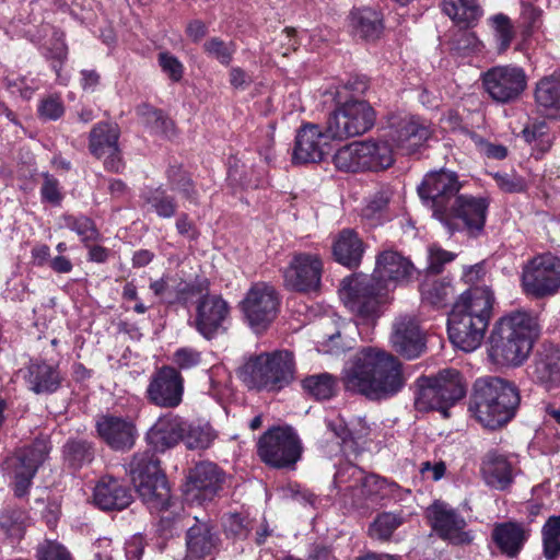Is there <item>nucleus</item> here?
<instances>
[{
  "label": "nucleus",
  "instance_id": "obj_1",
  "mask_svg": "<svg viewBox=\"0 0 560 560\" xmlns=\"http://www.w3.org/2000/svg\"><path fill=\"white\" fill-rule=\"evenodd\" d=\"M415 273L412 262L397 250L384 249L375 257L371 277L358 275L342 281L340 296L358 322L374 323L383 298L399 285L408 283Z\"/></svg>",
  "mask_w": 560,
  "mask_h": 560
},
{
  "label": "nucleus",
  "instance_id": "obj_2",
  "mask_svg": "<svg viewBox=\"0 0 560 560\" xmlns=\"http://www.w3.org/2000/svg\"><path fill=\"white\" fill-rule=\"evenodd\" d=\"M345 388L371 400L388 399L405 386L401 363L381 349L364 348L350 360L342 376Z\"/></svg>",
  "mask_w": 560,
  "mask_h": 560
},
{
  "label": "nucleus",
  "instance_id": "obj_3",
  "mask_svg": "<svg viewBox=\"0 0 560 560\" xmlns=\"http://www.w3.org/2000/svg\"><path fill=\"white\" fill-rule=\"evenodd\" d=\"M431 136V124L419 116L390 118L388 127L380 137L360 141L366 171L388 168L395 162V151L413 154Z\"/></svg>",
  "mask_w": 560,
  "mask_h": 560
},
{
  "label": "nucleus",
  "instance_id": "obj_4",
  "mask_svg": "<svg viewBox=\"0 0 560 560\" xmlns=\"http://www.w3.org/2000/svg\"><path fill=\"white\" fill-rule=\"evenodd\" d=\"M494 296L488 287L470 288L460 294L447 319L452 343L469 352L482 342L489 326Z\"/></svg>",
  "mask_w": 560,
  "mask_h": 560
},
{
  "label": "nucleus",
  "instance_id": "obj_5",
  "mask_svg": "<svg viewBox=\"0 0 560 560\" xmlns=\"http://www.w3.org/2000/svg\"><path fill=\"white\" fill-rule=\"evenodd\" d=\"M537 332V322L527 312L517 311L502 317L490 338V359L498 365H521L527 359Z\"/></svg>",
  "mask_w": 560,
  "mask_h": 560
},
{
  "label": "nucleus",
  "instance_id": "obj_6",
  "mask_svg": "<svg viewBox=\"0 0 560 560\" xmlns=\"http://www.w3.org/2000/svg\"><path fill=\"white\" fill-rule=\"evenodd\" d=\"M518 404V392L510 382L499 377L479 378L474 385L469 410L482 427L495 430L513 418Z\"/></svg>",
  "mask_w": 560,
  "mask_h": 560
},
{
  "label": "nucleus",
  "instance_id": "obj_7",
  "mask_svg": "<svg viewBox=\"0 0 560 560\" xmlns=\"http://www.w3.org/2000/svg\"><path fill=\"white\" fill-rule=\"evenodd\" d=\"M127 471L143 503L151 513L166 511L171 505V491L160 460L151 451L136 453Z\"/></svg>",
  "mask_w": 560,
  "mask_h": 560
},
{
  "label": "nucleus",
  "instance_id": "obj_8",
  "mask_svg": "<svg viewBox=\"0 0 560 560\" xmlns=\"http://www.w3.org/2000/svg\"><path fill=\"white\" fill-rule=\"evenodd\" d=\"M293 376V357L287 350L250 358L241 370V377L246 386L258 390H279L288 386Z\"/></svg>",
  "mask_w": 560,
  "mask_h": 560
},
{
  "label": "nucleus",
  "instance_id": "obj_9",
  "mask_svg": "<svg viewBox=\"0 0 560 560\" xmlns=\"http://www.w3.org/2000/svg\"><path fill=\"white\" fill-rule=\"evenodd\" d=\"M418 386L416 409L423 412L439 410L444 418L448 417V408L466 393L462 375L454 369L443 370L433 377H421L418 380Z\"/></svg>",
  "mask_w": 560,
  "mask_h": 560
},
{
  "label": "nucleus",
  "instance_id": "obj_10",
  "mask_svg": "<svg viewBox=\"0 0 560 560\" xmlns=\"http://www.w3.org/2000/svg\"><path fill=\"white\" fill-rule=\"evenodd\" d=\"M489 203L485 198L460 195L436 219L450 233L478 236L485 228Z\"/></svg>",
  "mask_w": 560,
  "mask_h": 560
},
{
  "label": "nucleus",
  "instance_id": "obj_11",
  "mask_svg": "<svg viewBox=\"0 0 560 560\" xmlns=\"http://www.w3.org/2000/svg\"><path fill=\"white\" fill-rule=\"evenodd\" d=\"M523 292L534 299H545L560 290V258L547 253L533 257L522 269Z\"/></svg>",
  "mask_w": 560,
  "mask_h": 560
},
{
  "label": "nucleus",
  "instance_id": "obj_12",
  "mask_svg": "<svg viewBox=\"0 0 560 560\" xmlns=\"http://www.w3.org/2000/svg\"><path fill=\"white\" fill-rule=\"evenodd\" d=\"M257 453L271 467L289 468L301 458L302 445L291 427H275L260 436Z\"/></svg>",
  "mask_w": 560,
  "mask_h": 560
},
{
  "label": "nucleus",
  "instance_id": "obj_13",
  "mask_svg": "<svg viewBox=\"0 0 560 560\" xmlns=\"http://www.w3.org/2000/svg\"><path fill=\"white\" fill-rule=\"evenodd\" d=\"M50 451L46 440H35L30 446L23 447L8 457L4 470L15 497L27 494L38 467L45 462Z\"/></svg>",
  "mask_w": 560,
  "mask_h": 560
},
{
  "label": "nucleus",
  "instance_id": "obj_14",
  "mask_svg": "<svg viewBox=\"0 0 560 560\" xmlns=\"http://www.w3.org/2000/svg\"><path fill=\"white\" fill-rule=\"evenodd\" d=\"M279 306L280 296L277 290L262 281L253 283L240 302L244 320L257 334L271 325L278 315Z\"/></svg>",
  "mask_w": 560,
  "mask_h": 560
},
{
  "label": "nucleus",
  "instance_id": "obj_15",
  "mask_svg": "<svg viewBox=\"0 0 560 560\" xmlns=\"http://www.w3.org/2000/svg\"><path fill=\"white\" fill-rule=\"evenodd\" d=\"M375 124V110L365 101L348 100L336 106L326 124L329 136L337 140L360 136Z\"/></svg>",
  "mask_w": 560,
  "mask_h": 560
},
{
  "label": "nucleus",
  "instance_id": "obj_16",
  "mask_svg": "<svg viewBox=\"0 0 560 560\" xmlns=\"http://www.w3.org/2000/svg\"><path fill=\"white\" fill-rule=\"evenodd\" d=\"M482 86L495 103L509 104L517 101L527 86L525 70L516 65H501L481 74Z\"/></svg>",
  "mask_w": 560,
  "mask_h": 560
},
{
  "label": "nucleus",
  "instance_id": "obj_17",
  "mask_svg": "<svg viewBox=\"0 0 560 560\" xmlns=\"http://www.w3.org/2000/svg\"><path fill=\"white\" fill-rule=\"evenodd\" d=\"M324 260L318 253L295 252L282 270L284 287L296 292H311L320 285Z\"/></svg>",
  "mask_w": 560,
  "mask_h": 560
},
{
  "label": "nucleus",
  "instance_id": "obj_18",
  "mask_svg": "<svg viewBox=\"0 0 560 560\" xmlns=\"http://www.w3.org/2000/svg\"><path fill=\"white\" fill-rule=\"evenodd\" d=\"M231 324V306L220 294H205L196 303L194 328L207 340L225 332Z\"/></svg>",
  "mask_w": 560,
  "mask_h": 560
},
{
  "label": "nucleus",
  "instance_id": "obj_19",
  "mask_svg": "<svg viewBox=\"0 0 560 560\" xmlns=\"http://www.w3.org/2000/svg\"><path fill=\"white\" fill-rule=\"evenodd\" d=\"M462 185L455 172L440 170L428 173L418 187L420 198L431 203L432 215H441L453 203Z\"/></svg>",
  "mask_w": 560,
  "mask_h": 560
},
{
  "label": "nucleus",
  "instance_id": "obj_20",
  "mask_svg": "<svg viewBox=\"0 0 560 560\" xmlns=\"http://www.w3.org/2000/svg\"><path fill=\"white\" fill-rule=\"evenodd\" d=\"M184 395V377L179 371L170 365L158 369L150 377L145 396L148 400L161 408H176Z\"/></svg>",
  "mask_w": 560,
  "mask_h": 560
},
{
  "label": "nucleus",
  "instance_id": "obj_21",
  "mask_svg": "<svg viewBox=\"0 0 560 560\" xmlns=\"http://www.w3.org/2000/svg\"><path fill=\"white\" fill-rule=\"evenodd\" d=\"M223 472L211 462L197 463L188 472L184 485L185 500L202 504L211 501L221 490Z\"/></svg>",
  "mask_w": 560,
  "mask_h": 560
},
{
  "label": "nucleus",
  "instance_id": "obj_22",
  "mask_svg": "<svg viewBox=\"0 0 560 560\" xmlns=\"http://www.w3.org/2000/svg\"><path fill=\"white\" fill-rule=\"evenodd\" d=\"M428 517L434 532L444 540L454 545L471 541L472 536L466 530L465 518L450 504L435 502L428 509Z\"/></svg>",
  "mask_w": 560,
  "mask_h": 560
},
{
  "label": "nucleus",
  "instance_id": "obj_23",
  "mask_svg": "<svg viewBox=\"0 0 560 560\" xmlns=\"http://www.w3.org/2000/svg\"><path fill=\"white\" fill-rule=\"evenodd\" d=\"M334 140L327 128L317 125H304L296 133L293 149V162L299 164L317 163L327 154L329 141Z\"/></svg>",
  "mask_w": 560,
  "mask_h": 560
},
{
  "label": "nucleus",
  "instance_id": "obj_24",
  "mask_svg": "<svg viewBox=\"0 0 560 560\" xmlns=\"http://www.w3.org/2000/svg\"><path fill=\"white\" fill-rule=\"evenodd\" d=\"M119 129L109 122H100L90 132L89 149L97 159L104 158V165L108 171L118 172L120 167Z\"/></svg>",
  "mask_w": 560,
  "mask_h": 560
},
{
  "label": "nucleus",
  "instance_id": "obj_25",
  "mask_svg": "<svg viewBox=\"0 0 560 560\" xmlns=\"http://www.w3.org/2000/svg\"><path fill=\"white\" fill-rule=\"evenodd\" d=\"M101 439L115 451L130 450L138 436L135 422L129 418L103 416L96 422Z\"/></svg>",
  "mask_w": 560,
  "mask_h": 560
},
{
  "label": "nucleus",
  "instance_id": "obj_26",
  "mask_svg": "<svg viewBox=\"0 0 560 560\" xmlns=\"http://www.w3.org/2000/svg\"><path fill=\"white\" fill-rule=\"evenodd\" d=\"M390 342L395 351L407 359L418 358L425 348L423 332L417 319L411 316L397 318Z\"/></svg>",
  "mask_w": 560,
  "mask_h": 560
},
{
  "label": "nucleus",
  "instance_id": "obj_27",
  "mask_svg": "<svg viewBox=\"0 0 560 560\" xmlns=\"http://www.w3.org/2000/svg\"><path fill=\"white\" fill-rule=\"evenodd\" d=\"M185 419L176 415L160 417L147 433L148 443L158 452H164L183 442Z\"/></svg>",
  "mask_w": 560,
  "mask_h": 560
},
{
  "label": "nucleus",
  "instance_id": "obj_28",
  "mask_svg": "<svg viewBox=\"0 0 560 560\" xmlns=\"http://www.w3.org/2000/svg\"><path fill=\"white\" fill-rule=\"evenodd\" d=\"M196 523L186 533V560H202L210 557L218 542V537L208 521L195 517Z\"/></svg>",
  "mask_w": 560,
  "mask_h": 560
},
{
  "label": "nucleus",
  "instance_id": "obj_29",
  "mask_svg": "<svg viewBox=\"0 0 560 560\" xmlns=\"http://www.w3.org/2000/svg\"><path fill=\"white\" fill-rule=\"evenodd\" d=\"M93 500L102 510H122L131 503L132 495L118 479L104 476L94 488Z\"/></svg>",
  "mask_w": 560,
  "mask_h": 560
},
{
  "label": "nucleus",
  "instance_id": "obj_30",
  "mask_svg": "<svg viewBox=\"0 0 560 560\" xmlns=\"http://www.w3.org/2000/svg\"><path fill=\"white\" fill-rule=\"evenodd\" d=\"M331 249L337 262L348 268H357L362 261L365 245L357 232L343 229L335 237Z\"/></svg>",
  "mask_w": 560,
  "mask_h": 560
},
{
  "label": "nucleus",
  "instance_id": "obj_31",
  "mask_svg": "<svg viewBox=\"0 0 560 560\" xmlns=\"http://www.w3.org/2000/svg\"><path fill=\"white\" fill-rule=\"evenodd\" d=\"M398 486L388 482L377 475H363L358 492L353 494V505L360 509H370L381 500L389 497Z\"/></svg>",
  "mask_w": 560,
  "mask_h": 560
},
{
  "label": "nucleus",
  "instance_id": "obj_32",
  "mask_svg": "<svg viewBox=\"0 0 560 560\" xmlns=\"http://www.w3.org/2000/svg\"><path fill=\"white\" fill-rule=\"evenodd\" d=\"M533 376L547 390L560 384V349L546 346L538 352L533 365Z\"/></svg>",
  "mask_w": 560,
  "mask_h": 560
},
{
  "label": "nucleus",
  "instance_id": "obj_33",
  "mask_svg": "<svg viewBox=\"0 0 560 560\" xmlns=\"http://www.w3.org/2000/svg\"><path fill=\"white\" fill-rule=\"evenodd\" d=\"M482 472L489 486L504 490L513 480V464L508 456L489 452L482 464Z\"/></svg>",
  "mask_w": 560,
  "mask_h": 560
},
{
  "label": "nucleus",
  "instance_id": "obj_34",
  "mask_svg": "<svg viewBox=\"0 0 560 560\" xmlns=\"http://www.w3.org/2000/svg\"><path fill=\"white\" fill-rule=\"evenodd\" d=\"M61 382L57 366L46 362H32L27 368L26 383L36 394H50L57 390Z\"/></svg>",
  "mask_w": 560,
  "mask_h": 560
},
{
  "label": "nucleus",
  "instance_id": "obj_35",
  "mask_svg": "<svg viewBox=\"0 0 560 560\" xmlns=\"http://www.w3.org/2000/svg\"><path fill=\"white\" fill-rule=\"evenodd\" d=\"M537 104L549 118H560V70L541 79L535 91Z\"/></svg>",
  "mask_w": 560,
  "mask_h": 560
},
{
  "label": "nucleus",
  "instance_id": "obj_36",
  "mask_svg": "<svg viewBox=\"0 0 560 560\" xmlns=\"http://www.w3.org/2000/svg\"><path fill=\"white\" fill-rule=\"evenodd\" d=\"M492 539L502 553L513 558L521 551L526 535L520 524L508 522L494 526Z\"/></svg>",
  "mask_w": 560,
  "mask_h": 560
},
{
  "label": "nucleus",
  "instance_id": "obj_37",
  "mask_svg": "<svg viewBox=\"0 0 560 560\" xmlns=\"http://www.w3.org/2000/svg\"><path fill=\"white\" fill-rule=\"evenodd\" d=\"M350 23L355 34L365 39H375L383 31L382 15L372 8L353 10L350 15Z\"/></svg>",
  "mask_w": 560,
  "mask_h": 560
},
{
  "label": "nucleus",
  "instance_id": "obj_38",
  "mask_svg": "<svg viewBox=\"0 0 560 560\" xmlns=\"http://www.w3.org/2000/svg\"><path fill=\"white\" fill-rule=\"evenodd\" d=\"M442 10L454 22L466 26L476 22L482 14L478 0H444Z\"/></svg>",
  "mask_w": 560,
  "mask_h": 560
},
{
  "label": "nucleus",
  "instance_id": "obj_39",
  "mask_svg": "<svg viewBox=\"0 0 560 560\" xmlns=\"http://www.w3.org/2000/svg\"><path fill=\"white\" fill-rule=\"evenodd\" d=\"M183 443L189 450H207L217 439V433L209 423L185 420Z\"/></svg>",
  "mask_w": 560,
  "mask_h": 560
},
{
  "label": "nucleus",
  "instance_id": "obj_40",
  "mask_svg": "<svg viewBox=\"0 0 560 560\" xmlns=\"http://www.w3.org/2000/svg\"><path fill=\"white\" fill-rule=\"evenodd\" d=\"M454 295V288L446 280H427L421 284L422 301L432 306L445 307Z\"/></svg>",
  "mask_w": 560,
  "mask_h": 560
},
{
  "label": "nucleus",
  "instance_id": "obj_41",
  "mask_svg": "<svg viewBox=\"0 0 560 560\" xmlns=\"http://www.w3.org/2000/svg\"><path fill=\"white\" fill-rule=\"evenodd\" d=\"M305 392L317 400H326L337 393V378L329 373H319L305 377L302 382Z\"/></svg>",
  "mask_w": 560,
  "mask_h": 560
},
{
  "label": "nucleus",
  "instance_id": "obj_42",
  "mask_svg": "<svg viewBox=\"0 0 560 560\" xmlns=\"http://www.w3.org/2000/svg\"><path fill=\"white\" fill-rule=\"evenodd\" d=\"M364 471L351 463H343L334 476V487L347 497L358 492L360 482L363 480Z\"/></svg>",
  "mask_w": 560,
  "mask_h": 560
},
{
  "label": "nucleus",
  "instance_id": "obj_43",
  "mask_svg": "<svg viewBox=\"0 0 560 560\" xmlns=\"http://www.w3.org/2000/svg\"><path fill=\"white\" fill-rule=\"evenodd\" d=\"M393 197V190L384 187L369 198L362 210V217L372 225L381 224L387 219L386 211L388 203Z\"/></svg>",
  "mask_w": 560,
  "mask_h": 560
},
{
  "label": "nucleus",
  "instance_id": "obj_44",
  "mask_svg": "<svg viewBox=\"0 0 560 560\" xmlns=\"http://www.w3.org/2000/svg\"><path fill=\"white\" fill-rule=\"evenodd\" d=\"M335 166L345 172L366 171L360 141L339 149L334 155Z\"/></svg>",
  "mask_w": 560,
  "mask_h": 560
},
{
  "label": "nucleus",
  "instance_id": "obj_45",
  "mask_svg": "<svg viewBox=\"0 0 560 560\" xmlns=\"http://www.w3.org/2000/svg\"><path fill=\"white\" fill-rule=\"evenodd\" d=\"M137 114L141 121L154 133L171 137L174 132V124L162 110L155 109L149 104L137 107Z\"/></svg>",
  "mask_w": 560,
  "mask_h": 560
},
{
  "label": "nucleus",
  "instance_id": "obj_46",
  "mask_svg": "<svg viewBox=\"0 0 560 560\" xmlns=\"http://www.w3.org/2000/svg\"><path fill=\"white\" fill-rule=\"evenodd\" d=\"M488 21L493 32L498 52H505L515 37V30L511 19L503 13H498L490 16Z\"/></svg>",
  "mask_w": 560,
  "mask_h": 560
},
{
  "label": "nucleus",
  "instance_id": "obj_47",
  "mask_svg": "<svg viewBox=\"0 0 560 560\" xmlns=\"http://www.w3.org/2000/svg\"><path fill=\"white\" fill-rule=\"evenodd\" d=\"M60 226L74 232L82 242L95 241L98 236L94 222L86 215L63 214Z\"/></svg>",
  "mask_w": 560,
  "mask_h": 560
},
{
  "label": "nucleus",
  "instance_id": "obj_48",
  "mask_svg": "<svg viewBox=\"0 0 560 560\" xmlns=\"http://www.w3.org/2000/svg\"><path fill=\"white\" fill-rule=\"evenodd\" d=\"M65 460L73 468L91 463L94 457L92 444L84 440L69 441L63 446Z\"/></svg>",
  "mask_w": 560,
  "mask_h": 560
},
{
  "label": "nucleus",
  "instance_id": "obj_49",
  "mask_svg": "<svg viewBox=\"0 0 560 560\" xmlns=\"http://www.w3.org/2000/svg\"><path fill=\"white\" fill-rule=\"evenodd\" d=\"M544 553L549 560L560 555V516H550L541 529Z\"/></svg>",
  "mask_w": 560,
  "mask_h": 560
},
{
  "label": "nucleus",
  "instance_id": "obj_50",
  "mask_svg": "<svg viewBox=\"0 0 560 560\" xmlns=\"http://www.w3.org/2000/svg\"><path fill=\"white\" fill-rule=\"evenodd\" d=\"M144 200L150 209L154 211L160 218L170 219L176 213V202L172 196H168L162 188L150 190Z\"/></svg>",
  "mask_w": 560,
  "mask_h": 560
},
{
  "label": "nucleus",
  "instance_id": "obj_51",
  "mask_svg": "<svg viewBox=\"0 0 560 560\" xmlns=\"http://www.w3.org/2000/svg\"><path fill=\"white\" fill-rule=\"evenodd\" d=\"M27 515L21 509H9L0 514V528L12 538H21L25 526Z\"/></svg>",
  "mask_w": 560,
  "mask_h": 560
},
{
  "label": "nucleus",
  "instance_id": "obj_52",
  "mask_svg": "<svg viewBox=\"0 0 560 560\" xmlns=\"http://www.w3.org/2000/svg\"><path fill=\"white\" fill-rule=\"evenodd\" d=\"M520 24L524 37L532 36L542 25V10L530 2L521 3Z\"/></svg>",
  "mask_w": 560,
  "mask_h": 560
},
{
  "label": "nucleus",
  "instance_id": "obj_53",
  "mask_svg": "<svg viewBox=\"0 0 560 560\" xmlns=\"http://www.w3.org/2000/svg\"><path fill=\"white\" fill-rule=\"evenodd\" d=\"M401 525V518L393 513H383L370 526V536L374 539L387 540Z\"/></svg>",
  "mask_w": 560,
  "mask_h": 560
},
{
  "label": "nucleus",
  "instance_id": "obj_54",
  "mask_svg": "<svg viewBox=\"0 0 560 560\" xmlns=\"http://www.w3.org/2000/svg\"><path fill=\"white\" fill-rule=\"evenodd\" d=\"M172 189L182 194L190 203L197 205L198 197L190 177L179 167H172L168 172Z\"/></svg>",
  "mask_w": 560,
  "mask_h": 560
},
{
  "label": "nucleus",
  "instance_id": "obj_55",
  "mask_svg": "<svg viewBox=\"0 0 560 560\" xmlns=\"http://www.w3.org/2000/svg\"><path fill=\"white\" fill-rule=\"evenodd\" d=\"M203 48L209 56L215 58L222 65H229L236 50V47L232 42L225 43L218 37L207 40Z\"/></svg>",
  "mask_w": 560,
  "mask_h": 560
},
{
  "label": "nucleus",
  "instance_id": "obj_56",
  "mask_svg": "<svg viewBox=\"0 0 560 560\" xmlns=\"http://www.w3.org/2000/svg\"><path fill=\"white\" fill-rule=\"evenodd\" d=\"M40 199L42 202L49 203L55 207L60 206L63 199V192L59 180L48 173L43 175Z\"/></svg>",
  "mask_w": 560,
  "mask_h": 560
},
{
  "label": "nucleus",
  "instance_id": "obj_57",
  "mask_svg": "<svg viewBox=\"0 0 560 560\" xmlns=\"http://www.w3.org/2000/svg\"><path fill=\"white\" fill-rule=\"evenodd\" d=\"M172 361L179 370H190L201 364L202 354L195 348L180 347L173 353Z\"/></svg>",
  "mask_w": 560,
  "mask_h": 560
},
{
  "label": "nucleus",
  "instance_id": "obj_58",
  "mask_svg": "<svg viewBox=\"0 0 560 560\" xmlns=\"http://www.w3.org/2000/svg\"><path fill=\"white\" fill-rule=\"evenodd\" d=\"M523 137L526 142L535 143L541 151L550 148L551 141L545 122L533 124L530 127H526L523 130Z\"/></svg>",
  "mask_w": 560,
  "mask_h": 560
},
{
  "label": "nucleus",
  "instance_id": "obj_59",
  "mask_svg": "<svg viewBox=\"0 0 560 560\" xmlns=\"http://www.w3.org/2000/svg\"><path fill=\"white\" fill-rule=\"evenodd\" d=\"M38 560H72L67 548L58 541L45 540L37 548Z\"/></svg>",
  "mask_w": 560,
  "mask_h": 560
},
{
  "label": "nucleus",
  "instance_id": "obj_60",
  "mask_svg": "<svg viewBox=\"0 0 560 560\" xmlns=\"http://www.w3.org/2000/svg\"><path fill=\"white\" fill-rule=\"evenodd\" d=\"M493 179L498 187L504 192H522L527 188L526 180L516 174L495 173L493 174Z\"/></svg>",
  "mask_w": 560,
  "mask_h": 560
},
{
  "label": "nucleus",
  "instance_id": "obj_61",
  "mask_svg": "<svg viewBox=\"0 0 560 560\" xmlns=\"http://www.w3.org/2000/svg\"><path fill=\"white\" fill-rule=\"evenodd\" d=\"M159 65L162 71L174 82H178L183 78V63L170 52L159 54Z\"/></svg>",
  "mask_w": 560,
  "mask_h": 560
},
{
  "label": "nucleus",
  "instance_id": "obj_62",
  "mask_svg": "<svg viewBox=\"0 0 560 560\" xmlns=\"http://www.w3.org/2000/svg\"><path fill=\"white\" fill-rule=\"evenodd\" d=\"M65 113L63 104L59 96L51 95L44 98L38 105V114L47 120H57Z\"/></svg>",
  "mask_w": 560,
  "mask_h": 560
},
{
  "label": "nucleus",
  "instance_id": "obj_63",
  "mask_svg": "<svg viewBox=\"0 0 560 560\" xmlns=\"http://www.w3.org/2000/svg\"><path fill=\"white\" fill-rule=\"evenodd\" d=\"M9 85L13 93L18 92L22 98L30 100L39 90L42 82L35 77H21L10 82Z\"/></svg>",
  "mask_w": 560,
  "mask_h": 560
},
{
  "label": "nucleus",
  "instance_id": "obj_64",
  "mask_svg": "<svg viewBox=\"0 0 560 560\" xmlns=\"http://www.w3.org/2000/svg\"><path fill=\"white\" fill-rule=\"evenodd\" d=\"M455 254L447 252L438 246H432L429 249V270L433 273H439L443 266L454 260Z\"/></svg>",
  "mask_w": 560,
  "mask_h": 560
}]
</instances>
